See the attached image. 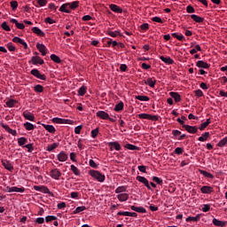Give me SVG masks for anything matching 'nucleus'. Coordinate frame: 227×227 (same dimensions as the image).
<instances>
[{
	"label": "nucleus",
	"mask_w": 227,
	"mask_h": 227,
	"mask_svg": "<svg viewBox=\"0 0 227 227\" xmlns=\"http://www.w3.org/2000/svg\"><path fill=\"white\" fill-rule=\"evenodd\" d=\"M90 176L93 177L94 180H97V182H105L106 181V176L102 174V172L98 170L91 169L89 171Z\"/></svg>",
	"instance_id": "1"
},
{
	"label": "nucleus",
	"mask_w": 227,
	"mask_h": 227,
	"mask_svg": "<svg viewBox=\"0 0 227 227\" xmlns=\"http://www.w3.org/2000/svg\"><path fill=\"white\" fill-rule=\"evenodd\" d=\"M49 175L51 178H52V180H61L63 173H61V170H59V168H55L50 171Z\"/></svg>",
	"instance_id": "2"
},
{
	"label": "nucleus",
	"mask_w": 227,
	"mask_h": 227,
	"mask_svg": "<svg viewBox=\"0 0 227 227\" xmlns=\"http://www.w3.org/2000/svg\"><path fill=\"white\" fill-rule=\"evenodd\" d=\"M35 56L32 57L30 61H28V63H31L32 65H43V63H45V61H43V59L40 58V56H38V52H35Z\"/></svg>",
	"instance_id": "3"
},
{
	"label": "nucleus",
	"mask_w": 227,
	"mask_h": 227,
	"mask_svg": "<svg viewBox=\"0 0 227 227\" xmlns=\"http://www.w3.org/2000/svg\"><path fill=\"white\" fill-rule=\"evenodd\" d=\"M31 75L36 77V79H40L41 81H47V76L45 74H41L38 69H32L30 71Z\"/></svg>",
	"instance_id": "4"
},
{
	"label": "nucleus",
	"mask_w": 227,
	"mask_h": 227,
	"mask_svg": "<svg viewBox=\"0 0 227 227\" xmlns=\"http://www.w3.org/2000/svg\"><path fill=\"white\" fill-rule=\"evenodd\" d=\"M137 182H140V184H144V185L148 189V191H152V186H150V182H148V179L145 176H137L136 177Z\"/></svg>",
	"instance_id": "5"
},
{
	"label": "nucleus",
	"mask_w": 227,
	"mask_h": 227,
	"mask_svg": "<svg viewBox=\"0 0 227 227\" xmlns=\"http://www.w3.org/2000/svg\"><path fill=\"white\" fill-rule=\"evenodd\" d=\"M34 190L39 192H43V194H51V190L45 185H34Z\"/></svg>",
	"instance_id": "6"
},
{
	"label": "nucleus",
	"mask_w": 227,
	"mask_h": 227,
	"mask_svg": "<svg viewBox=\"0 0 227 227\" xmlns=\"http://www.w3.org/2000/svg\"><path fill=\"white\" fill-rule=\"evenodd\" d=\"M57 159L59 162H67L68 160V153L65 151H61L59 154H57Z\"/></svg>",
	"instance_id": "7"
},
{
	"label": "nucleus",
	"mask_w": 227,
	"mask_h": 227,
	"mask_svg": "<svg viewBox=\"0 0 227 227\" xmlns=\"http://www.w3.org/2000/svg\"><path fill=\"white\" fill-rule=\"evenodd\" d=\"M183 129L189 134H196L198 132V126L184 125Z\"/></svg>",
	"instance_id": "8"
},
{
	"label": "nucleus",
	"mask_w": 227,
	"mask_h": 227,
	"mask_svg": "<svg viewBox=\"0 0 227 227\" xmlns=\"http://www.w3.org/2000/svg\"><path fill=\"white\" fill-rule=\"evenodd\" d=\"M12 42L14 43H20V45L23 46V49H27V43H26V41H24L22 38L19 37V36H15L12 38Z\"/></svg>",
	"instance_id": "9"
},
{
	"label": "nucleus",
	"mask_w": 227,
	"mask_h": 227,
	"mask_svg": "<svg viewBox=\"0 0 227 227\" xmlns=\"http://www.w3.org/2000/svg\"><path fill=\"white\" fill-rule=\"evenodd\" d=\"M0 126L4 129V130L7 131L8 134H12V136H17V130L12 129V128H10V126H8L7 124H4V122H1Z\"/></svg>",
	"instance_id": "10"
},
{
	"label": "nucleus",
	"mask_w": 227,
	"mask_h": 227,
	"mask_svg": "<svg viewBox=\"0 0 227 227\" xmlns=\"http://www.w3.org/2000/svg\"><path fill=\"white\" fill-rule=\"evenodd\" d=\"M109 8L114 13H123V9L117 4H109Z\"/></svg>",
	"instance_id": "11"
},
{
	"label": "nucleus",
	"mask_w": 227,
	"mask_h": 227,
	"mask_svg": "<svg viewBox=\"0 0 227 227\" xmlns=\"http://www.w3.org/2000/svg\"><path fill=\"white\" fill-rule=\"evenodd\" d=\"M2 166H4L7 171H13V165L8 160H2Z\"/></svg>",
	"instance_id": "12"
},
{
	"label": "nucleus",
	"mask_w": 227,
	"mask_h": 227,
	"mask_svg": "<svg viewBox=\"0 0 227 227\" xmlns=\"http://www.w3.org/2000/svg\"><path fill=\"white\" fill-rule=\"evenodd\" d=\"M26 191V188L24 187H17V186H7V192H24Z\"/></svg>",
	"instance_id": "13"
},
{
	"label": "nucleus",
	"mask_w": 227,
	"mask_h": 227,
	"mask_svg": "<svg viewBox=\"0 0 227 227\" xmlns=\"http://www.w3.org/2000/svg\"><path fill=\"white\" fill-rule=\"evenodd\" d=\"M202 194H212L214 192V188L212 186L204 185L200 188Z\"/></svg>",
	"instance_id": "14"
},
{
	"label": "nucleus",
	"mask_w": 227,
	"mask_h": 227,
	"mask_svg": "<svg viewBox=\"0 0 227 227\" xmlns=\"http://www.w3.org/2000/svg\"><path fill=\"white\" fill-rule=\"evenodd\" d=\"M108 146H111L110 147L111 152H113V148H114L116 152H120V150H121V145L118 142H109Z\"/></svg>",
	"instance_id": "15"
},
{
	"label": "nucleus",
	"mask_w": 227,
	"mask_h": 227,
	"mask_svg": "<svg viewBox=\"0 0 227 227\" xmlns=\"http://www.w3.org/2000/svg\"><path fill=\"white\" fill-rule=\"evenodd\" d=\"M23 118H25V120H28V121H35V114L28 111L23 112Z\"/></svg>",
	"instance_id": "16"
},
{
	"label": "nucleus",
	"mask_w": 227,
	"mask_h": 227,
	"mask_svg": "<svg viewBox=\"0 0 227 227\" xmlns=\"http://www.w3.org/2000/svg\"><path fill=\"white\" fill-rule=\"evenodd\" d=\"M169 96L174 98L176 103L182 102V96L178 92L171 91L169 92Z\"/></svg>",
	"instance_id": "17"
},
{
	"label": "nucleus",
	"mask_w": 227,
	"mask_h": 227,
	"mask_svg": "<svg viewBox=\"0 0 227 227\" xmlns=\"http://www.w3.org/2000/svg\"><path fill=\"white\" fill-rule=\"evenodd\" d=\"M106 35H108V36H111L112 38H116V36H123V35H121V31L120 30H115V31L108 30L106 31Z\"/></svg>",
	"instance_id": "18"
},
{
	"label": "nucleus",
	"mask_w": 227,
	"mask_h": 227,
	"mask_svg": "<svg viewBox=\"0 0 227 227\" xmlns=\"http://www.w3.org/2000/svg\"><path fill=\"white\" fill-rule=\"evenodd\" d=\"M36 49L39 50V52H41L42 56H47V47H45L43 43H37Z\"/></svg>",
	"instance_id": "19"
},
{
	"label": "nucleus",
	"mask_w": 227,
	"mask_h": 227,
	"mask_svg": "<svg viewBox=\"0 0 227 227\" xmlns=\"http://www.w3.org/2000/svg\"><path fill=\"white\" fill-rule=\"evenodd\" d=\"M196 67H198V68L208 69V68H210V64H208L203 60H199L196 62Z\"/></svg>",
	"instance_id": "20"
},
{
	"label": "nucleus",
	"mask_w": 227,
	"mask_h": 227,
	"mask_svg": "<svg viewBox=\"0 0 227 227\" xmlns=\"http://www.w3.org/2000/svg\"><path fill=\"white\" fill-rule=\"evenodd\" d=\"M59 12H62L63 13H71L72 11H70L69 4L66 3L62 4L59 8Z\"/></svg>",
	"instance_id": "21"
},
{
	"label": "nucleus",
	"mask_w": 227,
	"mask_h": 227,
	"mask_svg": "<svg viewBox=\"0 0 227 227\" xmlns=\"http://www.w3.org/2000/svg\"><path fill=\"white\" fill-rule=\"evenodd\" d=\"M96 114H97L98 118H100L101 120H107V119H109V114H107L105 111H98V112H97Z\"/></svg>",
	"instance_id": "22"
},
{
	"label": "nucleus",
	"mask_w": 227,
	"mask_h": 227,
	"mask_svg": "<svg viewBox=\"0 0 227 227\" xmlns=\"http://www.w3.org/2000/svg\"><path fill=\"white\" fill-rule=\"evenodd\" d=\"M145 84L150 86V88H155V84H157V80L155 78H148L145 81Z\"/></svg>",
	"instance_id": "23"
},
{
	"label": "nucleus",
	"mask_w": 227,
	"mask_h": 227,
	"mask_svg": "<svg viewBox=\"0 0 227 227\" xmlns=\"http://www.w3.org/2000/svg\"><path fill=\"white\" fill-rule=\"evenodd\" d=\"M201 219V214H198L196 216H188L186 218V223H191L192 221L193 223H198Z\"/></svg>",
	"instance_id": "24"
},
{
	"label": "nucleus",
	"mask_w": 227,
	"mask_h": 227,
	"mask_svg": "<svg viewBox=\"0 0 227 227\" xmlns=\"http://www.w3.org/2000/svg\"><path fill=\"white\" fill-rule=\"evenodd\" d=\"M160 59H161L163 63H166V65H173V63H175V60L170 57L160 56Z\"/></svg>",
	"instance_id": "25"
},
{
	"label": "nucleus",
	"mask_w": 227,
	"mask_h": 227,
	"mask_svg": "<svg viewBox=\"0 0 227 227\" xmlns=\"http://www.w3.org/2000/svg\"><path fill=\"white\" fill-rule=\"evenodd\" d=\"M42 126L43 129H45V130H47V132H50V134H54L56 132V128H54L52 125L42 124Z\"/></svg>",
	"instance_id": "26"
},
{
	"label": "nucleus",
	"mask_w": 227,
	"mask_h": 227,
	"mask_svg": "<svg viewBox=\"0 0 227 227\" xmlns=\"http://www.w3.org/2000/svg\"><path fill=\"white\" fill-rule=\"evenodd\" d=\"M32 32H33L35 35H37V36H45V33H44L43 31H42V29H40V28L37 27H32Z\"/></svg>",
	"instance_id": "27"
},
{
	"label": "nucleus",
	"mask_w": 227,
	"mask_h": 227,
	"mask_svg": "<svg viewBox=\"0 0 227 227\" xmlns=\"http://www.w3.org/2000/svg\"><path fill=\"white\" fill-rule=\"evenodd\" d=\"M213 224L215 226H217V227H225L226 226V222H223V221L218 220L216 218H214L213 219Z\"/></svg>",
	"instance_id": "28"
},
{
	"label": "nucleus",
	"mask_w": 227,
	"mask_h": 227,
	"mask_svg": "<svg viewBox=\"0 0 227 227\" xmlns=\"http://www.w3.org/2000/svg\"><path fill=\"white\" fill-rule=\"evenodd\" d=\"M11 22L12 24H15L18 29H24L26 27V26L23 23H20L19 20H17L16 19H12Z\"/></svg>",
	"instance_id": "29"
},
{
	"label": "nucleus",
	"mask_w": 227,
	"mask_h": 227,
	"mask_svg": "<svg viewBox=\"0 0 227 227\" xmlns=\"http://www.w3.org/2000/svg\"><path fill=\"white\" fill-rule=\"evenodd\" d=\"M191 19H192V20L194 22H197L198 24H201V22H203L205 20V18H201L196 14H192Z\"/></svg>",
	"instance_id": "30"
},
{
	"label": "nucleus",
	"mask_w": 227,
	"mask_h": 227,
	"mask_svg": "<svg viewBox=\"0 0 227 227\" xmlns=\"http://www.w3.org/2000/svg\"><path fill=\"white\" fill-rule=\"evenodd\" d=\"M208 137H210V132H205L198 138V141H200V143H205V141H207Z\"/></svg>",
	"instance_id": "31"
},
{
	"label": "nucleus",
	"mask_w": 227,
	"mask_h": 227,
	"mask_svg": "<svg viewBox=\"0 0 227 227\" xmlns=\"http://www.w3.org/2000/svg\"><path fill=\"white\" fill-rule=\"evenodd\" d=\"M117 199L121 202L127 201L129 200V193H119Z\"/></svg>",
	"instance_id": "32"
},
{
	"label": "nucleus",
	"mask_w": 227,
	"mask_h": 227,
	"mask_svg": "<svg viewBox=\"0 0 227 227\" xmlns=\"http://www.w3.org/2000/svg\"><path fill=\"white\" fill-rule=\"evenodd\" d=\"M211 123H212V121L210 119H207L205 122H202L200 125L199 129L203 130L204 129H207Z\"/></svg>",
	"instance_id": "33"
},
{
	"label": "nucleus",
	"mask_w": 227,
	"mask_h": 227,
	"mask_svg": "<svg viewBox=\"0 0 227 227\" xmlns=\"http://www.w3.org/2000/svg\"><path fill=\"white\" fill-rule=\"evenodd\" d=\"M88 91V87L82 85L79 90H78V95L79 97H84L86 95V92Z\"/></svg>",
	"instance_id": "34"
},
{
	"label": "nucleus",
	"mask_w": 227,
	"mask_h": 227,
	"mask_svg": "<svg viewBox=\"0 0 227 227\" xmlns=\"http://www.w3.org/2000/svg\"><path fill=\"white\" fill-rule=\"evenodd\" d=\"M19 101H17L16 99H9L5 102V105L7 106V107H15V105L18 104Z\"/></svg>",
	"instance_id": "35"
},
{
	"label": "nucleus",
	"mask_w": 227,
	"mask_h": 227,
	"mask_svg": "<svg viewBox=\"0 0 227 227\" xmlns=\"http://www.w3.org/2000/svg\"><path fill=\"white\" fill-rule=\"evenodd\" d=\"M173 38H176L179 42H185V36L182 34L172 33Z\"/></svg>",
	"instance_id": "36"
},
{
	"label": "nucleus",
	"mask_w": 227,
	"mask_h": 227,
	"mask_svg": "<svg viewBox=\"0 0 227 227\" xmlns=\"http://www.w3.org/2000/svg\"><path fill=\"white\" fill-rule=\"evenodd\" d=\"M200 175H203L206 178H211L214 179V175H212L210 172H207V170H199Z\"/></svg>",
	"instance_id": "37"
},
{
	"label": "nucleus",
	"mask_w": 227,
	"mask_h": 227,
	"mask_svg": "<svg viewBox=\"0 0 227 227\" xmlns=\"http://www.w3.org/2000/svg\"><path fill=\"white\" fill-rule=\"evenodd\" d=\"M23 127H25L26 130H35V127L33 123L31 122H25L23 124Z\"/></svg>",
	"instance_id": "38"
},
{
	"label": "nucleus",
	"mask_w": 227,
	"mask_h": 227,
	"mask_svg": "<svg viewBox=\"0 0 227 227\" xmlns=\"http://www.w3.org/2000/svg\"><path fill=\"white\" fill-rule=\"evenodd\" d=\"M58 146H59V143H53L51 145H49L46 147V151L47 152H52V150H56V148H58Z\"/></svg>",
	"instance_id": "39"
},
{
	"label": "nucleus",
	"mask_w": 227,
	"mask_h": 227,
	"mask_svg": "<svg viewBox=\"0 0 227 227\" xmlns=\"http://www.w3.org/2000/svg\"><path fill=\"white\" fill-rule=\"evenodd\" d=\"M71 171L75 175V176H81V170L75 165H71Z\"/></svg>",
	"instance_id": "40"
},
{
	"label": "nucleus",
	"mask_w": 227,
	"mask_h": 227,
	"mask_svg": "<svg viewBox=\"0 0 227 227\" xmlns=\"http://www.w3.org/2000/svg\"><path fill=\"white\" fill-rule=\"evenodd\" d=\"M68 4H69L70 12H72V10H75L76 8H79V1L68 3Z\"/></svg>",
	"instance_id": "41"
},
{
	"label": "nucleus",
	"mask_w": 227,
	"mask_h": 227,
	"mask_svg": "<svg viewBox=\"0 0 227 227\" xmlns=\"http://www.w3.org/2000/svg\"><path fill=\"white\" fill-rule=\"evenodd\" d=\"M121 192H127V186H118L115 189V194H121Z\"/></svg>",
	"instance_id": "42"
},
{
	"label": "nucleus",
	"mask_w": 227,
	"mask_h": 227,
	"mask_svg": "<svg viewBox=\"0 0 227 227\" xmlns=\"http://www.w3.org/2000/svg\"><path fill=\"white\" fill-rule=\"evenodd\" d=\"M135 98L137 100H140L141 102H148L150 100V98L148 96H136Z\"/></svg>",
	"instance_id": "43"
},
{
	"label": "nucleus",
	"mask_w": 227,
	"mask_h": 227,
	"mask_svg": "<svg viewBox=\"0 0 227 227\" xmlns=\"http://www.w3.org/2000/svg\"><path fill=\"white\" fill-rule=\"evenodd\" d=\"M27 143V138L21 137L18 138V145L19 146H24Z\"/></svg>",
	"instance_id": "44"
},
{
	"label": "nucleus",
	"mask_w": 227,
	"mask_h": 227,
	"mask_svg": "<svg viewBox=\"0 0 227 227\" xmlns=\"http://www.w3.org/2000/svg\"><path fill=\"white\" fill-rule=\"evenodd\" d=\"M50 58L51 61H53L54 63H58V64L61 63V59L58 57V55L56 54H51Z\"/></svg>",
	"instance_id": "45"
},
{
	"label": "nucleus",
	"mask_w": 227,
	"mask_h": 227,
	"mask_svg": "<svg viewBox=\"0 0 227 227\" xmlns=\"http://www.w3.org/2000/svg\"><path fill=\"white\" fill-rule=\"evenodd\" d=\"M124 148H127V150H132V151H134V150H139V147H138L137 145H132V144H126V145H124Z\"/></svg>",
	"instance_id": "46"
},
{
	"label": "nucleus",
	"mask_w": 227,
	"mask_h": 227,
	"mask_svg": "<svg viewBox=\"0 0 227 227\" xmlns=\"http://www.w3.org/2000/svg\"><path fill=\"white\" fill-rule=\"evenodd\" d=\"M63 118H59V117H54L53 119H51L52 123H57L58 125H63Z\"/></svg>",
	"instance_id": "47"
},
{
	"label": "nucleus",
	"mask_w": 227,
	"mask_h": 227,
	"mask_svg": "<svg viewBox=\"0 0 227 227\" xmlns=\"http://www.w3.org/2000/svg\"><path fill=\"white\" fill-rule=\"evenodd\" d=\"M227 145V137L223 138L222 140H220L218 142V144L216 145V146H219L220 148H223V146H226Z\"/></svg>",
	"instance_id": "48"
},
{
	"label": "nucleus",
	"mask_w": 227,
	"mask_h": 227,
	"mask_svg": "<svg viewBox=\"0 0 227 227\" xmlns=\"http://www.w3.org/2000/svg\"><path fill=\"white\" fill-rule=\"evenodd\" d=\"M123 107H124L123 102H120L117 105H115L114 111H116L117 113L120 111H123Z\"/></svg>",
	"instance_id": "49"
},
{
	"label": "nucleus",
	"mask_w": 227,
	"mask_h": 227,
	"mask_svg": "<svg viewBox=\"0 0 227 227\" xmlns=\"http://www.w3.org/2000/svg\"><path fill=\"white\" fill-rule=\"evenodd\" d=\"M34 91H35V93H43V86L37 84L34 87Z\"/></svg>",
	"instance_id": "50"
},
{
	"label": "nucleus",
	"mask_w": 227,
	"mask_h": 227,
	"mask_svg": "<svg viewBox=\"0 0 227 227\" xmlns=\"http://www.w3.org/2000/svg\"><path fill=\"white\" fill-rule=\"evenodd\" d=\"M198 51L201 52V46H200V44L195 45V49H192L190 54H196Z\"/></svg>",
	"instance_id": "51"
},
{
	"label": "nucleus",
	"mask_w": 227,
	"mask_h": 227,
	"mask_svg": "<svg viewBox=\"0 0 227 227\" xmlns=\"http://www.w3.org/2000/svg\"><path fill=\"white\" fill-rule=\"evenodd\" d=\"M47 6V0H37V4H35L36 8Z\"/></svg>",
	"instance_id": "52"
},
{
	"label": "nucleus",
	"mask_w": 227,
	"mask_h": 227,
	"mask_svg": "<svg viewBox=\"0 0 227 227\" xmlns=\"http://www.w3.org/2000/svg\"><path fill=\"white\" fill-rule=\"evenodd\" d=\"M86 209L85 206L77 207L73 214H81V212H84Z\"/></svg>",
	"instance_id": "53"
},
{
	"label": "nucleus",
	"mask_w": 227,
	"mask_h": 227,
	"mask_svg": "<svg viewBox=\"0 0 227 227\" xmlns=\"http://www.w3.org/2000/svg\"><path fill=\"white\" fill-rule=\"evenodd\" d=\"M6 48L8 49V51H10V52H15L16 51L15 45H13L12 43H8L6 44Z\"/></svg>",
	"instance_id": "54"
},
{
	"label": "nucleus",
	"mask_w": 227,
	"mask_h": 227,
	"mask_svg": "<svg viewBox=\"0 0 227 227\" xmlns=\"http://www.w3.org/2000/svg\"><path fill=\"white\" fill-rule=\"evenodd\" d=\"M153 180L155 182V184H157L158 185H162V184H164V181L158 176H153Z\"/></svg>",
	"instance_id": "55"
},
{
	"label": "nucleus",
	"mask_w": 227,
	"mask_h": 227,
	"mask_svg": "<svg viewBox=\"0 0 227 227\" xmlns=\"http://www.w3.org/2000/svg\"><path fill=\"white\" fill-rule=\"evenodd\" d=\"M46 223H51L52 221H58V217L55 215H48L45 217Z\"/></svg>",
	"instance_id": "56"
},
{
	"label": "nucleus",
	"mask_w": 227,
	"mask_h": 227,
	"mask_svg": "<svg viewBox=\"0 0 227 227\" xmlns=\"http://www.w3.org/2000/svg\"><path fill=\"white\" fill-rule=\"evenodd\" d=\"M194 95L197 98H201V97H203V90H194Z\"/></svg>",
	"instance_id": "57"
},
{
	"label": "nucleus",
	"mask_w": 227,
	"mask_h": 227,
	"mask_svg": "<svg viewBox=\"0 0 227 227\" xmlns=\"http://www.w3.org/2000/svg\"><path fill=\"white\" fill-rule=\"evenodd\" d=\"M2 29H4V31H12V28H10V26H8V23H6V21H4L1 25Z\"/></svg>",
	"instance_id": "58"
},
{
	"label": "nucleus",
	"mask_w": 227,
	"mask_h": 227,
	"mask_svg": "<svg viewBox=\"0 0 227 227\" xmlns=\"http://www.w3.org/2000/svg\"><path fill=\"white\" fill-rule=\"evenodd\" d=\"M24 148L27 149L28 153H31L35 150L33 144H27V145H24Z\"/></svg>",
	"instance_id": "59"
},
{
	"label": "nucleus",
	"mask_w": 227,
	"mask_h": 227,
	"mask_svg": "<svg viewBox=\"0 0 227 227\" xmlns=\"http://www.w3.org/2000/svg\"><path fill=\"white\" fill-rule=\"evenodd\" d=\"M10 4H11V8L13 10V11H15V10H17V8H19V3L17 2V1H12L11 3H10Z\"/></svg>",
	"instance_id": "60"
},
{
	"label": "nucleus",
	"mask_w": 227,
	"mask_h": 227,
	"mask_svg": "<svg viewBox=\"0 0 227 227\" xmlns=\"http://www.w3.org/2000/svg\"><path fill=\"white\" fill-rule=\"evenodd\" d=\"M140 29H142V31H148L150 29V25L148 23H143L140 26Z\"/></svg>",
	"instance_id": "61"
},
{
	"label": "nucleus",
	"mask_w": 227,
	"mask_h": 227,
	"mask_svg": "<svg viewBox=\"0 0 227 227\" xmlns=\"http://www.w3.org/2000/svg\"><path fill=\"white\" fill-rule=\"evenodd\" d=\"M98 132H99V129L98 128H96L95 129H92L91 130V137H93V139H95V137H97V136H98Z\"/></svg>",
	"instance_id": "62"
},
{
	"label": "nucleus",
	"mask_w": 227,
	"mask_h": 227,
	"mask_svg": "<svg viewBox=\"0 0 227 227\" xmlns=\"http://www.w3.org/2000/svg\"><path fill=\"white\" fill-rule=\"evenodd\" d=\"M45 223V218L43 217H38L35 220V224H43Z\"/></svg>",
	"instance_id": "63"
},
{
	"label": "nucleus",
	"mask_w": 227,
	"mask_h": 227,
	"mask_svg": "<svg viewBox=\"0 0 227 227\" xmlns=\"http://www.w3.org/2000/svg\"><path fill=\"white\" fill-rule=\"evenodd\" d=\"M186 12L187 13H194L196 10L194 9V7H192V5H188L186 7Z\"/></svg>",
	"instance_id": "64"
}]
</instances>
